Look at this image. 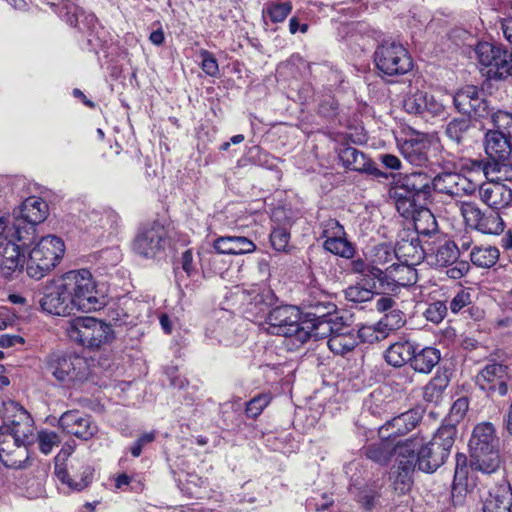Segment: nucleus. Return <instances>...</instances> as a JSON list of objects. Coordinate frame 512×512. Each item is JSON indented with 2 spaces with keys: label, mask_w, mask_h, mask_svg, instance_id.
<instances>
[{
  "label": "nucleus",
  "mask_w": 512,
  "mask_h": 512,
  "mask_svg": "<svg viewBox=\"0 0 512 512\" xmlns=\"http://www.w3.org/2000/svg\"><path fill=\"white\" fill-rule=\"evenodd\" d=\"M40 306L48 314L65 316L74 309L82 312L99 310L103 301L87 269L72 270L47 283Z\"/></svg>",
  "instance_id": "f257e3e1"
},
{
  "label": "nucleus",
  "mask_w": 512,
  "mask_h": 512,
  "mask_svg": "<svg viewBox=\"0 0 512 512\" xmlns=\"http://www.w3.org/2000/svg\"><path fill=\"white\" fill-rule=\"evenodd\" d=\"M456 428L452 425L440 427L427 443L422 437H414L397 443L413 447L416 467L419 470L432 473L442 466L450 454L454 444Z\"/></svg>",
  "instance_id": "f03ea898"
},
{
  "label": "nucleus",
  "mask_w": 512,
  "mask_h": 512,
  "mask_svg": "<svg viewBox=\"0 0 512 512\" xmlns=\"http://www.w3.org/2000/svg\"><path fill=\"white\" fill-rule=\"evenodd\" d=\"M469 447L471 470L491 474L499 468L498 439L491 423H481L474 428Z\"/></svg>",
  "instance_id": "7ed1b4c3"
},
{
  "label": "nucleus",
  "mask_w": 512,
  "mask_h": 512,
  "mask_svg": "<svg viewBox=\"0 0 512 512\" xmlns=\"http://www.w3.org/2000/svg\"><path fill=\"white\" fill-rule=\"evenodd\" d=\"M31 429L12 422L0 428V461L9 468L19 469L27 460L26 445L30 443Z\"/></svg>",
  "instance_id": "20e7f679"
},
{
  "label": "nucleus",
  "mask_w": 512,
  "mask_h": 512,
  "mask_svg": "<svg viewBox=\"0 0 512 512\" xmlns=\"http://www.w3.org/2000/svg\"><path fill=\"white\" fill-rule=\"evenodd\" d=\"M48 211V204L42 198L31 196L25 199L14 210V221L11 227L13 229L12 237L24 244L27 241H34L36 226L47 218Z\"/></svg>",
  "instance_id": "39448f33"
},
{
  "label": "nucleus",
  "mask_w": 512,
  "mask_h": 512,
  "mask_svg": "<svg viewBox=\"0 0 512 512\" xmlns=\"http://www.w3.org/2000/svg\"><path fill=\"white\" fill-rule=\"evenodd\" d=\"M64 251V242L61 238L52 235L42 237L29 251L26 261L27 274L32 278L41 279L56 266Z\"/></svg>",
  "instance_id": "423d86ee"
},
{
  "label": "nucleus",
  "mask_w": 512,
  "mask_h": 512,
  "mask_svg": "<svg viewBox=\"0 0 512 512\" xmlns=\"http://www.w3.org/2000/svg\"><path fill=\"white\" fill-rule=\"evenodd\" d=\"M44 370L65 385L81 382L89 374L86 359L75 353L67 352L49 354L44 360Z\"/></svg>",
  "instance_id": "0eeeda50"
},
{
  "label": "nucleus",
  "mask_w": 512,
  "mask_h": 512,
  "mask_svg": "<svg viewBox=\"0 0 512 512\" xmlns=\"http://www.w3.org/2000/svg\"><path fill=\"white\" fill-rule=\"evenodd\" d=\"M268 332L275 335L294 338L303 344L309 340V332L304 327L300 311L291 305H283L273 308L267 318Z\"/></svg>",
  "instance_id": "6e6552de"
},
{
  "label": "nucleus",
  "mask_w": 512,
  "mask_h": 512,
  "mask_svg": "<svg viewBox=\"0 0 512 512\" xmlns=\"http://www.w3.org/2000/svg\"><path fill=\"white\" fill-rule=\"evenodd\" d=\"M68 337L88 348H99L113 338L109 324L93 317H77L66 328Z\"/></svg>",
  "instance_id": "1a4fd4ad"
},
{
  "label": "nucleus",
  "mask_w": 512,
  "mask_h": 512,
  "mask_svg": "<svg viewBox=\"0 0 512 512\" xmlns=\"http://www.w3.org/2000/svg\"><path fill=\"white\" fill-rule=\"evenodd\" d=\"M376 68L386 76H400L408 73L412 59L407 49L399 42L385 41L374 52Z\"/></svg>",
  "instance_id": "9d476101"
},
{
  "label": "nucleus",
  "mask_w": 512,
  "mask_h": 512,
  "mask_svg": "<svg viewBox=\"0 0 512 512\" xmlns=\"http://www.w3.org/2000/svg\"><path fill=\"white\" fill-rule=\"evenodd\" d=\"M308 311L302 316L304 327L309 332V339L326 338L333 331L336 323V306L329 301L307 300Z\"/></svg>",
  "instance_id": "9b49d317"
},
{
  "label": "nucleus",
  "mask_w": 512,
  "mask_h": 512,
  "mask_svg": "<svg viewBox=\"0 0 512 512\" xmlns=\"http://www.w3.org/2000/svg\"><path fill=\"white\" fill-rule=\"evenodd\" d=\"M475 52L479 63L487 69L489 78L506 79L512 76V53L506 48L489 42H480Z\"/></svg>",
  "instance_id": "f8f14e48"
},
{
  "label": "nucleus",
  "mask_w": 512,
  "mask_h": 512,
  "mask_svg": "<svg viewBox=\"0 0 512 512\" xmlns=\"http://www.w3.org/2000/svg\"><path fill=\"white\" fill-rule=\"evenodd\" d=\"M460 213L467 226L483 234L499 235L504 230V222L500 215L494 211L483 212L473 202H460Z\"/></svg>",
  "instance_id": "ddd939ff"
},
{
  "label": "nucleus",
  "mask_w": 512,
  "mask_h": 512,
  "mask_svg": "<svg viewBox=\"0 0 512 512\" xmlns=\"http://www.w3.org/2000/svg\"><path fill=\"white\" fill-rule=\"evenodd\" d=\"M167 231L161 223L154 221L144 226L134 240V251L145 257H155L164 249Z\"/></svg>",
  "instance_id": "4468645a"
},
{
  "label": "nucleus",
  "mask_w": 512,
  "mask_h": 512,
  "mask_svg": "<svg viewBox=\"0 0 512 512\" xmlns=\"http://www.w3.org/2000/svg\"><path fill=\"white\" fill-rule=\"evenodd\" d=\"M434 191L451 197H463L474 194L478 185L457 172H443L433 178Z\"/></svg>",
  "instance_id": "2eb2a0df"
},
{
  "label": "nucleus",
  "mask_w": 512,
  "mask_h": 512,
  "mask_svg": "<svg viewBox=\"0 0 512 512\" xmlns=\"http://www.w3.org/2000/svg\"><path fill=\"white\" fill-rule=\"evenodd\" d=\"M11 228L7 235L0 238V269L3 274L8 275L25 262L24 250L34 241H27L26 244L19 242L12 237Z\"/></svg>",
  "instance_id": "dca6fc26"
},
{
  "label": "nucleus",
  "mask_w": 512,
  "mask_h": 512,
  "mask_svg": "<svg viewBox=\"0 0 512 512\" xmlns=\"http://www.w3.org/2000/svg\"><path fill=\"white\" fill-rule=\"evenodd\" d=\"M59 426L67 434L82 440H89L98 432L92 417L79 410L64 412L59 418Z\"/></svg>",
  "instance_id": "f3484780"
},
{
  "label": "nucleus",
  "mask_w": 512,
  "mask_h": 512,
  "mask_svg": "<svg viewBox=\"0 0 512 512\" xmlns=\"http://www.w3.org/2000/svg\"><path fill=\"white\" fill-rule=\"evenodd\" d=\"M508 380V367L500 363L486 365L476 376V383L482 390L500 396L507 394Z\"/></svg>",
  "instance_id": "a211bd4d"
},
{
  "label": "nucleus",
  "mask_w": 512,
  "mask_h": 512,
  "mask_svg": "<svg viewBox=\"0 0 512 512\" xmlns=\"http://www.w3.org/2000/svg\"><path fill=\"white\" fill-rule=\"evenodd\" d=\"M345 230L335 219H329L324 223L322 236L326 238L323 247L340 257L351 258L354 254L353 245L345 238Z\"/></svg>",
  "instance_id": "6ab92c4d"
},
{
  "label": "nucleus",
  "mask_w": 512,
  "mask_h": 512,
  "mask_svg": "<svg viewBox=\"0 0 512 512\" xmlns=\"http://www.w3.org/2000/svg\"><path fill=\"white\" fill-rule=\"evenodd\" d=\"M381 276L383 277L380 278L379 288L393 291L397 286H406L415 283L417 272L414 269V265L398 261L382 269Z\"/></svg>",
  "instance_id": "aec40b11"
},
{
  "label": "nucleus",
  "mask_w": 512,
  "mask_h": 512,
  "mask_svg": "<svg viewBox=\"0 0 512 512\" xmlns=\"http://www.w3.org/2000/svg\"><path fill=\"white\" fill-rule=\"evenodd\" d=\"M445 135L460 150H464L479 137L480 130L470 118L460 117L447 123Z\"/></svg>",
  "instance_id": "412c9836"
},
{
  "label": "nucleus",
  "mask_w": 512,
  "mask_h": 512,
  "mask_svg": "<svg viewBox=\"0 0 512 512\" xmlns=\"http://www.w3.org/2000/svg\"><path fill=\"white\" fill-rule=\"evenodd\" d=\"M397 456V475L394 479L395 490H399L401 493L409 490L412 483L411 474L416 468V458L413 454V447L408 445L396 444L393 449Z\"/></svg>",
  "instance_id": "4be33fe9"
},
{
  "label": "nucleus",
  "mask_w": 512,
  "mask_h": 512,
  "mask_svg": "<svg viewBox=\"0 0 512 512\" xmlns=\"http://www.w3.org/2000/svg\"><path fill=\"white\" fill-rule=\"evenodd\" d=\"M403 108L407 113L423 118L438 116L444 111V106L440 101L423 91L408 95L404 99Z\"/></svg>",
  "instance_id": "5701e85b"
},
{
  "label": "nucleus",
  "mask_w": 512,
  "mask_h": 512,
  "mask_svg": "<svg viewBox=\"0 0 512 512\" xmlns=\"http://www.w3.org/2000/svg\"><path fill=\"white\" fill-rule=\"evenodd\" d=\"M477 189L481 201L494 210L506 208L512 203V190L502 182H485Z\"/></svg>",
  "instance_id": "b1692460"
},
{
  "label": "nucleus",
  "mask_w": 512,
  "mask_h": 512,
  "mask_svg": "<svg viewBox=\"0 0 512 512\" xmlns=\"http://www.w3.org/2000/svg\"><path fill=\"white\" fill-rule=\"evenodd\" d=\"M484 149L490 163L512 160L510 139L501 131L489 130L485 134Z\"/></svg>",
  "instance_id": "393cba45"
},
{
  "label": "nucleus",
  "mask_w": 512,
  "mask_h": 512,
  "mask_svg": "<svg viewBox=\"0 0 512 512\" xmlns=\"http://www.w3.org/2000/svg\"><path fill=\"white\" fill-rule=\"evenodd\" d=\"M397 188L417 199L427 200L434 190L433 178L424 172H413L401 177L395 185Z\"/></svg>",
  "instance_id": "a878e982"
},
{
  "label": "nucleus",
  "mask_w": 512,
  "mask_h": 512,
  "mask_svg": "<svg viewBox=\"0 0 512 512\" xmlns=\"http://www.w3.org/2000/svg\"><path fill=\"white\" fill-rule=\"evenodd\" d=\"M339 158L345 168L352 171L364 172L375 177L387 178L388 174L374 166L373 162L364 153L355 147L347 146L339 151Z\"/></svg>",
  "instance_id": "bb28decb"
},
{
  "label": "nucleus",
  "mask_w": 512,
  "mask_h": 512,
  "mask_svg": "<svg viewBox=\"0 0 512 512\" xmlns=\"http://www.w3.org/2000/svg\"><path fill=\"white\" fill-rule=\"evenodd\" d=\"M431 142L427 135L415 134L404 140L399 149L402 156L415 166H423L428 161Z\"/></svg>",
  "instance_id": "cd10ccee"
},
{
  "label": "nucleus",
  "mask_w": 512,
  "mask_h": 512,
  "mask_svg": "<svg viewBox=\"0 0 512 512\" xmlns=\"http://www.w3.org/2000/svg\"><path fill=\"white\" fill-rule=\"evenodd\" d=\"M459 256L456 244L449 240L427 243L426 260L428 264L436 267H448L453 265Z\"/></svg>",
  "instance_id": "c85d7f7f"
},
{
  "label": "nucleus",
  "mask_w": 512,
  "mask_h": 512,
  "mask_svg": "<svg viewBox=\"0 0 512 512\" xmlns=\"http://www.w3.org/2000/svg\"><path fill=\"white\" fill-rule=\"evenodd\" d=\"M427 243L428 241L422 243L418 236L402 238L395 246L397 261L414 266L421 263L422 260L426 259Z\"/></svg>",
  "instance_id": "c756f323"
},
{
  "label": "nucleus",
  "mask_w": 512,
  "mask_h": 512,
  "mask_svg": "<svg viewBox=\"0 0 512 512\" xmlns=\"http://www.w3.org/2000/svg\"><path fill=\"white\" fill-rule=\"evenodd\" d=\"M326 337H329L327 345L334 354H346L358 344L356 332L349 326L337 322L334 323L331 334Z\"/></svg>",
  "instance_id": "7c9ffc66"
},
{
  "label": "nucleus",
  "mask_w": 512,
  "mask_h": 512,
  "mask_svg": "<svg viewBox=\"0 0 512 512\" xmlns=\"http://www.w3.org/2000/svg\"><path fill=\"white\" fill-rule=\"evenodd\" d=\"M421 416L416 410H409L390 421H387L381 428L380 434L386 438L403 436L413 430L420 422Z\"/></svg>",
  "instance_id": "2f4dec72"
},
{
  "label": "nucleus",
  "mask_w": 512,
  "mask_h": 512,
  "mask_svg": "<svg viewBox=\"0 0 512 512\" xmlns=\"http://www.w3.org/2000/svg\"><path fill=\"white\" fill-rule=\"evenodd\" d=\"M512 490L502 483L492 488L483 502V512H511Z\"/></svg>",
  "instance_id": "473e14b6"
},
{
  "label": "nucleus",
  "mask_w": 512,
  "mask_h": 512,
  "mask_svg": "<svg viewBox=\"0 0 512 512\" xmlns=\"http://www.w3.org/2000/svg\"><path fill=\"white\" fill-rule=\"evenodd\" d=\"M214 249L220 254L241 255L256 250L253 241L243 236H223L214 241Z\"/></svg>",
  "instance_id": "72a5a7b5"
},
{
  "label": "nucleus",
  "mask_w": 512,
  "mask_h": 512,
  "mask_svg": "<svg viewBox=\"0 0 512 512\" xmlns=\"http://www.w3.org/2000/svg\"><path fill=\"white\" fill-rule=\"evenodd\" d=\"M415 344L406 339H400L386 349L384 358L393 367H402L407 362H412L415 353Z\"/></svg>",
  "instance_id": "f704fd0d"
},
{
  "label": "nucleus",
  "mask_w": 512,
  "mask_h": 512,
  "mask_svg": "<svg viewBox=\"0 0 512 512\" xmlns=\"http://www.w3.org/2000/svg\"><path fill=\"white\" fill-rule=\"evenodd\" d=\"M389 196L394 201L395 207L402 217L414 219L421 206L416 204L417 197L404 192L402 188H397L394 185L389 189Z\"/></svg>",
  "instance_id": "c9c22d12"
},
{
  "label": "nucleus",
  "mask_w": 512,
  "mask_h": 512,
  "mask_svg": "<svg viewBox=\"0 0 512 512\" xmlns=\"http://www.w3.org/2000/svg\"><path fill=\"white\" fill-rule=\"evenodd\" d=\"M416 349L417 347H415L411 367L419 373H430L441 359L440 351L434 347H425L419 352Z\"/></svg>",
  "instance_id": "e433bc0d"
},
{
  "label": "nucleus",
  "mask_w": 512,
  "mask_h": 512,
  "mask_svg": "<svg viewBox=\"0 0 512 512\" xmlns=\"http://www.w3.org/2000/svg\"><path fill=\"white\" fill-rule=\"evenodd\" d=\"M499 258V250L493 246H476L470 253L471 262L481 268L492 267Z\"/></svg>",
  "instance_id": "4c0bfd02"
},
{
  "label": "nucleus",
  "mask_w": 512,
  "mask_h": 512,
  "mask_svg": "<svg viewBox=\"0 0 512 512\" xmlns=\"http://www.w3.org/2000/svg\"><path fill=\"white\" fill-rule=\"evenodd\" d=\"M418 235L430 236L437 232V222L432 212L420 206L418 213L412 220Z\"/></svg>",
  "instance_id": "58836bf2"
},
{
  "label": "nucleus",
  "mask_w": 512,
  "mask_h": 512,
  "mask_svg": "<svg viewBox=\"0 0 512 512\" xmlns=\"http://www.w3.org/2000/svg\"><path fill=\"white\" fill-rule=\"evenodd\" d=\"M450 382L447 373L435 375L424 387L423 397L427 402L437 403Z\"/></svg>",
  "instance_id": "ea45409f"
},
{
  "label": "nucleus",
  "mask_w": 512,
  "mask_h": 512,
  "mask_svg": "<svg viewBox=\"0 0 512 512\" xmlns=\"http://www.w3.org/2000/svg\"><path fill=\"white\" fill-rule=\"evenodd\" d=\"M377 281H372L370 284L369 281H366V284L369 287H362L359 285L349 286L345 291V297L348 301L355 303H362L372 299L373 291L379 289V285L377 286ZM380 290H382L380 288Z\"/></svg>",
  "instance_id": "a19ab883"
},
{
  "label": "nucleus",
  "mask_w": 512,
  "mask_h": 512,
  "mask_svg": "<svg viewBox=\"0 0 512 512\" xmlns=\"http://www.w3.org/2000/svg\"><path fill=\"white\" fill-rule=\"evenodd\" d=\"M350 269L353 273L363 276V280L380 282L382 277V268L366 263L361 258L353 259L350 263Z\"/></svg>",
  "instance_id": "79ce46f5"
},
{
  "label": "nucleus",
  "mask_w": 512,
  "mask_h": 512,
  "mask_svg": "<svg viewBox=\"0 0 512 512\" xmlns=\"http://www.w3.org/2000/svg\"><path fill=\"white\" fill-rule=\"evenodd\" d=\"M365 455L372 461L385 465L391 458L392 449L389 443L381 441L367 446Z\"/></svg>",
  "instance_id": "37998d69"
},
{
  "label": "nucleus",
  "mask_w": 512,
  "mask_h": 512,
  "mask_svg": "<svg viewBox=\"0 0 512 512\" xmlns=\"http://www.w3.org/2000/svg\"><path fill=\"white\" fill-rule=\"evenodd\" d=\"M477 87L466 86L459 90L454 96V105L457 110L463 114H471V106L469 103L472 101V97L476 96Z\"/></svg>",
  "instance_id": "c03bdc74"
},
{
  "label": "nucleus",
  "mask_w": 512,
  "mask_h": 512,
  "mask_svg": "<svg viewBox=\"0 0 512 512\" xmlns=\"http://www.w3.org/2000/svg\"><path fill=\"white\" fill-rule=\"evenodd\" d=\"M394 259L397 260L395 248L386 244H380L374 248L372 265L386 268L389 263H393Z\"/></svg>",
  "instance_id": "a18cd8bd"
},
{
  "label": "nucleus",
  "mask_w": 512,
  "mask_h": 512,
  "mask_svg": "<svg viewBox=\"0 0 512 512\" xmlns=\"http://www.w3.org/2000/svg\"><path fill=\"white\" fill-rule=\"evenodd\" d=\"M405 324V316L403 312L398 309L397 307L392 310L391 312H388L384 314V316L381 318V320L378 322V328H382L388 331H393L396 329H399Z\"/></svg>",
  "instance_id": "49530a36"
},
{
  "label": "nucleus",
  "mask_w": 512,
  "mask_h": 512,
  "mask_svg": "<svg viewBox=\"0 0 512 512\" xmlns=\"http://www.w3.org/2000/svg\"><path fill=\"white\" fill-rule=\"evenodd\" d=\"M292 11V5L289 2L270 3L264 13L273 23L283 22Z\"/></svg>",
  "instance_id": "de8ad7c7"
},
{
  "label": "nucleus",
  "mask_w": 512,
  "mask_h": 512,
  "mask_svg": "<svg viewBox=\"0 0 512 512\" xmlns=\"http://www.w3.org/2000/svg\"><path fill=\"white\" fill-rule=\"evenodd\" d=\"M270 401L271 397L269 394H260L252 398L246 405L245 413L247 417H258Z\"/></svg>",
  "instance_id": "09e8293b"
},
{
  "label": "nucleus",
  "mask_w": 512,
  "mask_h": 512,
  "mask_svg": "<svg viewBox=\"0 0 512 512\" xmlns=\"http://www.w3.org/2000/svg\"><path fill=\"white\" fill-rule=\"evenodd\" d=\"M425 319L431 323H440L447 315V306L442 301H435L428 305L423 312Z\"/></svg>",
  "instance_id": "8fccbe9b"
},
{
  "label": "nucleus",
  "mask_w": 512,
  "mask_h": 512,
  "mask_svg": "<svg viewBox=\"0 0 512 512\" xmlns=\"http://www.w3.org/2000/svg\"><path fill=\"white\" fill-rule=\"evenodd\" d=\"M38 446L43 454H49L60 443L59 436L52 431H40L37 435Z\"/></svg>",
  "instance_id": "3c124183"
},
{
  "label": "nucleus",
  "mask_w": 512,
  "mask_h": 512,
  "mask_svg": "<svg viewBox=\"0 0 512 512\" xmlns=\"http://www.w3.org/2000/svg\"><path fill=\"white\" fill-rule=\"evenodd\" d=\"M290 240L289 232L282 227L273 229L270 234V242L272 247L277 251H285Z\"/></svg>",
  "instance_id": "603ef678"
},
{
  "label": "nucleus",
  "mask_w": 512,
  "mask_h": 512,
  "mask_svg": "<svg viewBox=\"0 0 512 512\" xmlns=\"http://www.w3.org/2000/svg\"><path fill=\"white\" fill-rule=\"evenodd\" d=\"M483 170L485 174H488L489 172H497L502 174L506 180H512V163H509V161H503L499 163L486 162L484 164Z\"/></svg>",
  "instance_id": "864d4df0"
},
{
  "label": "nucleus",
  "mask_w": 512,
  "mask_h": 512,
  "mask_svg": "<svg viewBox=\"0 0 512 512\" xmlns=\"http://www.w3.org/2000/svg\"><path fill=\"white\" fill-rule=\"evenodd\" d=\"M202 70L209 76H216L219 73L218 63L215 57L207 50L201 51Z\"/></svg>",
  "instance_id": "5fc2aeb1"
},
{
  "label": "nucleus",
  "mask_w": 512,
  "mask_h": 512,
  "mask_svg": "<svg viewBox=\"0 0 512 512\" xmlns=\"http://www.w3.org/2000/svg\"><path fill=\"white\" fill-rule=\"evenodd\" d=\"M358 336V339L361 338L363 341L373 342V341H379L380 339L384 338V329L371 326L362 327L358 330L356 333Z\"/></svg>",
  "instance_id": "6e6d98bb"
},
{
  "label": "nucleus",
  "mask_w": 512,
  "mask_h": 512,
  "mask_svg": "<svg viewBox=\"0 0 512 512\" xmlns=\"http://www.w3.org/2000/svg\"><path fill=\"white\" fill-rule=\"evenodd\" d=\"M469 106H471V114H468L469 116L483 117L488 113L487 103L481 97V93L478 89L476 96L472 97V101L469 103Z\"/></svg>",
  "instance_id": "4d7b16f0"
},
{
  "label": "nucleus",
  "mask_w": 512,
  "mask_h": 512,
  "mask_svg": "<svg viewBox=\"0 0 512 512\" xmlns=\"http://www.w3.org/2000/svg\"><path fill=\"white\" fill-rule=\"evenodd\" d=\"M471 303V295L466 290H460L451 300L450 309L453 313H458L462 308Z\"/></svg>",
  "instance_id": "13d9d810"
},
{
  "label": "nucleus",
  "mask_w": 512,
  "mask_h": 512,
  "mask_svg": "<svg viewBox=\"0 0 512 512\" xmlns=\"http://www.w3.org/2000/svg\"><path fill=\"white\" fill-rule=\"evenodd\" d=\"M468 410V400L465 397L458 398L450 409V416L454 421H460Z\"/></svg>",
  "instance_id": "bf43d9fd"
},
{
  "label": "nucleus",
  "mask_w": 512,
  "mask_h": 512,
  "mask_svg": "<svg viewBox=\"0 0 512 512\" xmlns=\"http://www.w3.org/2000/svg\"><path fill=\"white\" fill-rule=\"evenodd\" d=\"M454 266L447 269L446 274L448 277L452 279H460L463 277L469 270V265L467 262L460 261L455 262Z\"/></svg>",
  "instance_id": "052dcab7"
},
{
  "label": "nucleus",
  "mask_w": 512,
  "mask_h": 512,
  "mask_svg": "<svg viewBox=\"0 0 512 512\" xmlns=\"http://www.w3.org/2000/svg\"><path fill=\"white\" fill-rule=\"evenodd\" d=\"M181 268L186 273L187 277H191L195 274V268L193 266V255L191 250L183 252L181 259Z\"/></svg>",
  "instance_id": "680f3d73"
},
{
  "label": "nucleus",
  "mask_w": 512,
  "mask_h": 512,
  "mask_svg": "<svg viewBox=\"0 0 512 512\" xmlns=\"http://www.w3.org/2000/svg\"><path fill=\"white\" fill-rule=\"evenodd\" d=\"M397 307L396 301L391 297H381L376 302V308L384 314L391 312Z\"/></svg>",
  "instance_id": "e2e57ef3"
},
{
  "label": "nucleus",
  "mask_w": 512,
  "mask_h": 512,
  "mask_svg": "<svg viewBox=\"0 0 512 512\" xmlns=\"http://www.w3.org/2000/svg\"><path fill=\"white\" fill-rule=\"evenodd\" d=\"M379 160L388 169L398 170L401 168V162L395 155L382 154L379 156Z\"/></svg>",
  "instance_id": "0e129e2a"
},
{
  "label": "nucleus",
  "mask_w": 512,
  "mask_h": 512,
  "mask_svg": "<svg viewBox=\"0 0 512 512\" xmlns=\"http://www.w3.org/2000/svg\"><path fill=\"white\" fill-rule=\"evenodd\" d=\"M467 458L464 454L456 455L455 478L463 479L466 477Z\"/></svg>",
  "instance_id": "69168bd1"
},
{
  "label": "nucleus",
  "mask_w": 512,
  "mask_h": 512,
  "mask_svg": "<svg viewBox=\"0 0 512 512\" xmlns=\"http://www.w3.org/2000/svg\"><path fill=\"white\" fill-rule=\"evenodd\" d=\"M23 343L24 339L19 335L3 334L0 336V347L2 348H9Z\"/></svg>",
  "instance_id": "338daca9"
},
{
  "label": "nucleus",
  "mask_w": 512,
  "mask_h": 512,
  "mask_svg": "<svg viewBox=\"0 0 512 512\" xmlns=\"http://www.w3.org/2000/svg\"><path fill=\"white\" fill-rule=\"evenodd\" d=\"M501 29L506 40L512 44V18L502 20Z\"/></svg>",
  "instance_id": "774afa93"
}]
</instances>
